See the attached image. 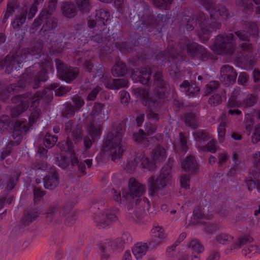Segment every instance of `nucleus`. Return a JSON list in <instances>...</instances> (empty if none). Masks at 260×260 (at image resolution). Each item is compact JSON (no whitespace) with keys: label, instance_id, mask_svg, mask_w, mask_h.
<instances>
[{"label":"nucleus","instance_id":"nucleus-15","mask_svg":"<svg viewBox=\"0 0 260 260\" xmlns=\"http://www.w3.org/2000/svg\"><path fill=\"white\" fill-rule=\"evenodd\" d=\"M57 0H49L48 3V10H42L39 16L34 21L31 29L36 30L43 22L49 19L53 11L55 10Z\"/></svg>","mask_w":260,"mask_h":260},{"label":"nucleus","instance_id":"nucleus-30","mask_svg":"<svg viewBox=\"0 0 260 260\" xmlns=\"http://www.w3.org/2000/svg\"><path fill=\"white\" fill-rule=\"evenodd\" d=\"M27 14V10L22 9L20 13L16 16L12 25L14 29L18 30L25 22Z\"/></svg>","mask_w":260,"mask_h":260},{"label":"nucleus","instance_id":"nucleus-46","mask_svg":"<svg viewBox=\"0 0 260 260\" xmlns=\"http://www.w3.org/2000/svg\"><path fill=\"white\" fill-rule=\"evenodd\" d=\"M176 53V51L175 48L173 47H171V45L168 47L167 50L165 51V54L162 53L158 54L156 58L158 60H161L164 61V59H166L167 58V56L169 57H174Z\"/></svg>","mask_w":260,"mask_h":260},{"label":"nucleus","instance_id":"nucleus-23","mask_svg":"<svg viewBox=\"0 0 260 260\" xmlns=\"http://www.w3.org/2000/svg\"><path fill=\"white\" fill-rule=\"evenodd\" d=\"M103 104L95 103L90 114L93 122L100 124L108 119L107 114H105L103 111Z\"/></svg>","mask_w":260,"mask_h":260},{"label":"nucleus","instance_id":"nucleus-1","mask_svg":"<svg viewBox=\"0 0 260 260\" xmlns=\"http://www.w3.org/2000/svg\"><path fill=\"white\" fill-rule=\"evenodd\" d=\"M48 78L47 72L44 68L36 72L34 66L30 67L22 74L16 84L9 85L6 88V90L10 95L13 94L20 91L30 83L32 84L34 89H37L40 86L41 82H45Z\"/></svg>","mask_w":260,"mask_h":260},{"label":"nucleus","instance_id":"nucleus-25","mask_svg":"<svg viewBox=\"0 0 260 260\" xmlns=\"http://www.w3.org/2000/svg\"><path fill=\"white\" fill-rule=\"evenodd\" d=\"M109 17L110 13L104 9H100L96 11L95 19L98 21V29L100 30L102 29V27L105 25V22L108 20Z\"/></svg>","mask_w":260,"mask_h":260},{"label":"nucleus","instance_id":"nucleus-51","mask_svg":"<svg viewBox=\"0 0 260 260\" xmlns=\"http://www.w3.org/2000/svg\"><path fill=\"white\" fill-rule=\"evenodd\" d=\"M61 115L65 118H70L75 114V109L74 107L71 104H66L64 105Z\"/></svg>","mask_w":260,"mask_h":260},{"label":"nucleus","instance_id":"nucleus-58","mask_svg":"<svg viewBox=\"0 0 260 260\" xmlns=\"http://www.w3.org/2000/svg\"><path fill=\"white\" fill-rule=\"evenodd\" d=\"M219 86V83L217 81H211L207 84L204 88L206 95H207L211 92L214 91Z\"/></svg>","mask_w":260,"mask_h":260},{"label":"nucleus","instance_id":"nucleus-56","mask_svg":"<svg viewBox=\"0 0 260 260\" xmlns=\"http://www.w3.org/2000/svg\"><path fill=\"white\" fill-rule=\"evenodd\" d=\"M233 237L228 234L222 233L217 235L216 237L215 240L220 244H225L228 242H231L233 240Z\"/></svg>","mask_w":260,"mask_h":260},{"label":"nucleus","instance_id":"nucleus-29","mask_svg":"<svg viewBox=\"0 0 260 260\" xmlns=\"http://www.w3.org/2000/svg\"><path fill=\"white\" fill-rule=\"evenodd\" d=\"M258 33L257 26L255 24L252 25V29L251 32L249 30H240L235 32V35L242 41H249V38L251 35H256Z\"/></svg>","mask_w":260,"mask_h":260},{"label":"nucleus","instance_id":"nucleus-8","mask_svg":"<svg viewBox=\"0 0 260 260\" xmlns=\"http://www.w3.org/2000/svg\"><path fill=\"white\" fill-rule=\"evenodd\" d=\"M71 209V205H66L62 207L51 205L47 208L45 213L46 221L49 223H58L60 219L59 218H57V215L58 214L59 217L66 216Z\"/></svg>","mask_w":260,"mask_h":260},{"label":"nucleus","instance_id":"nucleus-33","mask_svg":"<svg viewBox=\"0 0 260 260\" xmlns=\"http://www.w3.org/2000/svg\"><path fill=\"white\" fill-rule=\"evenodd\" d=\"M184 121L186 125L193 129H196L199 127V118L194 113L186 114L184 116Z\"/></svg>","mask_w":260,"mask_h":260},{"label":"nucleus","instance_id":"nucleus-38","mask_svg":"<svg viewBox=\"0 0 260 260\" xmlns=\"http://www.w3.org/2000/svg\"><path fill=\"white\" fill-rule=\"evenodd\" d=\"M195 141L198 144H202L210 139V135L205 130L199 129L193 133Z\"/></svg>","mask_w":260,"mask_h":260},{"label":"nucleus","instance_id":"nucleus-10","mask_svg":"<svg viewBox=\"0 0 260 260\" xmlns=\"http://www.w3.org/2000/svg\"><path fill=\"white\" fill-rule=\"evenodd\" d=\"M58 76L60 79L70 83L76 78L79 71L77 68L68 67L63 63L60 59L55 60Z\"/></svg>","mask_w":260,"mask_h":260},{"label":"nucleus","instance_id":"nucleus-4","mask_svg":"<svg viewBox=\"0 0 260 260\" xmlns=\"http://www.w3.org/2000/svg\"><path fill=\"white\" fill-rule=\"evenodd\" d=\"M171 173V166L168 165L164 167L160 174L155 179L153 176L148 179V192L150 196H157L160 191L165 189L172 177Z\"/></svg>","mask_w":260,"mask_h":260},{"label":"nucleus","instance_id":"nucleus-19","mask_svg":"<svg viewBox=\"0 0 260 260\" xmlns=\"http://www.w3.org/2000/svg\"><path fill=\"white\" fill-rule=\"evenodd\" d=\"M64 127L66 134H71V136L73 138L75 143H77L81 140V127L79 125L74 124L73 121L70 120L65 123Z\"/></svg>","mask_w":260,"mask_h":260},{"label":"nucleus","instance_id":"nucleus-43","mask_svg":"<svg viewBox=\"0 0 260 260\" xmlns=\"http://www.w3.org/2000/svg\"><path fill=\"white\" fill-rule=\"evenodd\" d=\"M252 1L256 5L260 4V0H252ZM237 3L246 12H251L252 10V0H237Z\"/></svg>","mask_w":260,"mask_h":260},{"label":"nucleus","instance_id":"nucleus-32","mask_svg":"<svg viewBox=\"0 0 260 260\" xmlns=\"http://www.w3.org/2000/svg\"><path fill=\"white\" fill-rule=\"evenodd\" d=\"M152 157L155 162L164 161L166 158V150L159 146L156 147L152 152Z\"/></svg>","mask_w":260,"mask_h":260},{"label":"nucleus","instance_id":"nucleus-3","mask_svg":"<svg viewBox=\"0 0 260 260\" xmlns=\"http://www.w3.org/2000/svg\"><path fill=\"white\" fill-rule=\"evenodd\" d=\"M199 2L207 10L210 11V18L208 28L210 34L212 31H215L220 28L221 24L219 22V17L226 19L229 15L228 10L223 6H214L213 0H198Z\"/></svg>","mask_w":260,"mask_h":260},{"label":"nucleus","instance_id":"nucleus-14","mask_svg":"<svg viewBox=\"0 0 260 260\" xmlns=\"http://www.w3.org/2000/svg\"><path fill=\"white\" fill-rule=\"evenodd\" d=\"M40 208L35 206L26 209L20 221L21 225L18 226V229L21 232H23L24 227L28 225L40 216Z\"/></svg>","mask_w":260,"mask_h":260},{"label":"nucleus","instance_id":"nucleus-5","mask_svg":"<svg viewBox=\"0 0 260 260\" xmlns=\"http://www.w3.org/2000/svg\"><path fill=\"white\" fill-rule=\"evenodd\" d=\"M26 49L17 50L8 54L4 59L0 60V68L6 67V72L11 73L14 70H19L20 63L26 58Z\"/></svg>","mask_w":260,"mask_h":260},{"label":"nucleus","instance_id":"nucleus-28","mask_svg":"<svg viewBox=\"0 0 260 260\" xmlns=\"http://www.w3.org/2000/svg\"><path fill=\"white\" fill-rule=\"evenodd\" d=\"M63 15L69 18L74 17L77 14V9L75 5L71 3H63L61 7Z\"/></svg>","mask_w":260,"mask_h":260},{"label":"nucleus","instance_id":"nucleus-16","mask_svg":"<svg viewBox=\"0 0 260 260\" xmlns=\"http://www.w3.org/2000/svg\"><path fill=\"white\" fill-rule=\"evenodd\" d=\"M45 90L42 92L37 91L34 95L31 93H27L23 95H17L13 97L11 99L12 102L15 104H17L18 102H20V104H22L23 101L26 100V103L29 104L31 102V107H37L40 103L39 100V97H42L44 95Z\"/></svg>","mask_w":260,"mask_h":260},{"label":"nucleus","instance_id":"nucleus-64","mask_svg":"<svg viewBox=\"0 0 260 260\" xmlns=\"http://www.w3.org/2000/svg\"><path fill=\"white\" fill-rule=\"evenodd\" d=\"M260 141V127L256 125L251 137V141L253 144H256Z\"/></svg>","mask_w":260,"mask_h":260},{"label":"nucleus","instance_id":"nucleus-50","mask_svg":"<svg viewBox=\"0 0 260 260\" xmlns=\"http://www.w3.org/2000/svg\"><path fill=\"white\" fill-rule=\"evenodd\" d=\"M62 217H65L64 223L68 226H71L73 225L75 221L77 219V214L75 211H72V209L71 211L66 215V216H61Z\"/></svg>","mask_w":260,"mask_h":260},{"label":"nucleus","instance_id":"nucleus-21","mask_svg":"<svg viewBox=\"0 0 260 260\" xmlns=\"http://www.w3.org/2000/svg\"><path fill=\"white\" fill-rule=\"evenodd\" d=\"M186 48L188 53L192 56H199L203 60H206L208 57L209 54L206 50L196 43L188 44Z\"/></svg>","mask_w":260,"mask_h":260},{"label":"nucleus","instance_id":"nucleus-42","mask_svg":"<svg viewBox=\"0 0 260 260\" xmlns=\"http://www.w3.org/2000/svg\"><path fill=\"white\" fill-rule=\"evenodd\" d=\"M147 250V246L146 244L138 243L133 247L132 252L136 258L138 259L144 255Z\"/></svg>","mask_w":260,"mask_h":260},{"label":"nucleus","instance_id":"nucleus-17","mask_svg":"<svg viewBox=\"0 0 260 260\" xmlns=\"http://www.w3.org/2000/svg\"><path fill=\"white\" fill-rule=\"evenodd\" d=\"M98 209L94 214V220L99 225L104 227L106 225H109L112 222L117 220V216L110 211H106L104 212L99 208Z\"/></svg>","mask_w":260,"mask_h":260},{"label":"nucleus","instance_id":"nucleus-60","mask_svg":"<svg viewBox=\"0 0 260 260\" xmlns=\"http://www.w3.org/2000/svg\"><path fill=\"white\" fill-rule=\"evenodd\" d=\"M222 101V98L221 95L219 94L216 93L213 94L212 96H211L209 100L208 103L213 106H216L219 105Z\"/></svg>","mask_w":260,"mask_h":260},{"label":"nucleus","instance_id":"nucleus-24","mask_svg":"<svg viewBox=\"0 0 260 260\" xmlns=\"http://www.w3.org/2000/svg\"><path fill=\"white\" fill-rule=\"evenodd\" d=\"M152 232L154 234L153 238L149 242V245L152 247L157 245L161 242V240L166 237V234L164 230L161 226H155L152 229Z\"/></svg>","mask_w":260,"mask_h":260},{"label":"nucleus","instance_id":"nucleus-45","mask_svg":"<svg viewBox=\"0 0 260 260\" xmlns=\"http://www.w3.org/2000/svg\"><path fill=\"white\" fill-rule=\"evenodd\" d=\"M78 8L83 13H88L91 8L90 0H76Z\"/></svg>","mask_w":260,"mask_h":260},{"label":"nucleus","instance_id":"nucleus-31","mask_svg":"<svg viewBox=\"0 0 260 260\" xmlns=\"http://www.w3.org/2000/svg\"><path fill=\"white\" fill-rule=\"evenodd\" d=\"M253 241V238L249 236H244L240 237L231 245L230 249L226 250V251H229L227 253L231 252L233 249L240 248L245 245L251 243Z\"/></svg>","mask_w":260,"mask_h":260},{"label":"nucleus","instance_id":"nucleus-34","mask_svg":"<svg viewBox=\"0 0 260 260\" xmlns=\"http://www.w3.org/2000/svg\"><path fill=\"white\" fill-rule=\"evenodd\" d=\"M180 87L181 88H184L186 94L189 96L197 95L200 90L199 88L197 87L195 84H190L187 80L184 81L183 83L180 84Z\"/></svg>","mask_w":260,"mask_h":260},{"label":"nucleus","instance_id":"nucleus-13","mask_svg":"<svg viewBox=\"0 0 260 260\" xmlns=\"http://www.w3.org/2000/svg\"><path fill=\"white\" fill-rule=\"evenodd\" d=\"M196 20L198 24L200 31L198 33L200 39L204 42H207L209 39L210 31L208 28V24H209L208 16L202 12H199L195 14Z\"/></svg>","mask_w":260,"mask_h":260},{"label":"nucleus","instance_id":"nucleus-53","mask_svg":"<svg viewBox=\"0 0 260 260\" xmlns=\"http://www.w3.org/2000/svg\"><path fill=\"white\" fill-rule=\"evenodd\" d=\"M257 98L253 94H249L243 101L241 103V106L244 108H248L253 106L256 102Z\"/></svg>","mask_w":260,"mask_h":260},{"label":"nucleus","instance_id":"nucleus-47","mask_svg":"<svg viewBox=\"0 0 260 260\" xmlns=\"http://www.w3.org/2000/svg\"><path fill=\"white\" fill-rule=\"evenodd\" d=\"M13 128L25 134L28 130L27 121L26 120H16L14 123Z\"/></svg>","mask_w":260,"mask_h":260},{"label":"nucleus","instance_id":"nucleus-54","mask_svg":"<svg viewBox=\"0 0 260 260\" xmlns=\"http://www.w3.org/2000/svg\"><path fill=\"white\" fill-rule=\"evenodd\" d=\"M23 134V133L20 132L18 130L13 128L12 136L14 141H11L10 144L12 145H19L22 140Z\"/></svg>","mask_w":260,"mask_h":260},{"label":"nucleus","instance_id":"nucleus-61","mask_svg":"<svg viewBox=\"0 0 260 260\" xmlns=\"http://www.w3.org/2000/svg\"><path fill=\"white\" fill-rule=\"evenodd\" d=\"M72 100L74 104V106H73L74 107L75 109L77 111L80 109L84 104V102L83 99L78 95L74 96Z\"/></svg>","mask_w":260,"mask_h":260},{"label":"nucleus","instance_id":"nucleus-12","mask_svg":"<svg viewBox=\"0 0 260 260\" xmlns=\"http://www.w3.org/2000/svg\"><path fill=\"white\" fill-rule=\"evenodd\" d=\"M154 91L160 99H164L168 96L167 91L168 83L160 70L156 71L153 76Z\"/></svg>","mask_w":260,"mask_h":260},{"label":"nucleus","instance_id":"nucleus-41","mask_svg":"<svg viewBox=\"0 0 260 260\" xmlns=\"http://www.w3.org/2000/svg\"><path fill=\"white\" fill-rule=\"evenodd\" d=\"M256 178L247 180L246 183L249 191H252L253 189L256 188L258 191L260 192V173H255Z\"/></svg>","mask_w":260,"mask_h":260},{"label":"nucleus","instance_id":"nucleus-2","mask_svg":"<svg viewBox=\"0 0 260 260\" xmlns=\"http://www.w3.org/2000/svg\"><path fill=\"white\" fill-rule=\"evenodd\" d=\"M123 131V127H119L115 133H109L103 145V150L110 151L111 159L115 162L122 157L126 149V145L122 139Z\"/></svg>","mask_w":260,"mask_h":260},{"label":"nucleus","instance_id":"nucleus-40","mask_svg":"<svg viewBox=\"0 0 260 260\" xmlns=\"http://www.w3.org/2000/svg\"><path fill=\"white\" fill-rule=\"evenodd\" d=\"M127 69L124 64L121 61H118L112 69V74L115 77H119L124 76L126 73Z\"/></svg>","mask_w":260,"mask_h":260},{"label":"nucleus","instance_id":"nucleus-39","mask_svg":"<svg viewBox=\"0 0 260 260\" xmlns=\"http://www.w3.org/2000/svg\"><path fill=\"white\" fill-rule=\"evenodd\" d=\"M48 19L45 21V24L43 25L40 30V32L44 34V35H45L48 31L55 29L57 26V19L56 18L52 17L49 20Z\"/></svg>","mask_w":260,"mask_h":260},{"label":"nucleus","instance_id":"nucleus-49","mask_svg":"<svg viewBox=\"0 0 260 260\" xmlns=\"http://www.w3.org/2000/svg\"><path fill=\"white\" fill-rule=\"evenodd\" d=\"M173 0H153L154 6L159 9L167 10L169 9Z\"/></svg>","mask_w":260,"mask_h":260},{"label":"nucleus","instance_id":"nucleus-18","mask_svg":"<svg viewBox=\"0 0 260 260\" xmlns=\"http://www.w3.org/2000/svg\"><path fill=\"white\" fill-rule=\"evenodd\" d=\"M237 76V74L232 67L226 64L221 68L220 79L225 85L229 86L234 84Z\"/></svg>","mask_w":260,"mask_h":260},{"label":"nucleus","instance_id":"nucleus-48","mask_svg":"<svg viewBox=\"0 0 260 260\" xmlns=\"http://www.w3.org/2000/svg\"><path fill=\"white\" fill-rule=\"evenodd\" d=\"M187 246L197 253L202 252L204 250L203 246L197 239L192 240L188 243Z\"/></svg>","mask_w":260,"mask_h":260},{"label":"nucleus","instance_id":"nucleus-11","mask_svg":"<svg viewBox=\"0 0 260 260\" xmlns=\"http://www.w3.org/2000/svg\"><path fill=\"white\" fill-rule=\"evenodd\" d=\"M123 243V241L120 238L114 240L107 239L101 242L99 246L102 258L108 259L112 253L121 248Z\"/></svg>","mask_w":260,"mask_h":260},{"label":"nucleus","instance_id":"nucleus-44","mask_svg":"<svg viewBox=\"0 0 260 260\" xmlns=\"http://www.w3.org/2000/svg\"><path fill=\"white\" fill-rule=\"evenodd\" d=\"M27 50V55L31 54L32 55L41 54L43 52V43L38 40L35 41L30 48L25 49Z\"/></svg>","mask_w":260,"mask_h":260},{"label":"nucleus","instance_id":"nucleus-20","mask_svg":"<svg viewBox=\"0 0 260 260\" xmlns=\"http://www.w3.org/2000/svg\"><path fill=\"white\" fill-rule=\"evenodd\" d=\"M44 186L46 189L53 190L59 184L58 174L53 168H50L48 174L43 178Z\"/></svg>","mask_w":260,"mask_h":260},{"label":"nucleus","instance_id":"nucleus-57","mask_svg":"<svg viewBox=\"0 0 260 260\" xmlns=\"http://www.w3.org/2000/svg\"><path fill=\"white\" fill-rule=\"evenodd\" d=\"M204 151H209L211 153H215L218 148L216 146L215 141L213 140L210 141L205 146L201 148Z\"/></svg>","mask_w":260,"mask_h":260},{"label":"nucleus","instance_id":"nucleus-26","mask_svg":"<svg viewBox=\"0 0 260 260\" xmlns=\"http://www.w3.org/2000/svg\"><path fill=\"white\" fill-rule=\"evenodd\" d=\"M104 84L107 88L111 89H118L126 87L128 85V81L125 79H113L105 81Z\"/></svg>","mask_w":260,"mask_h":260},{"label":"nucleus","instance_id":"nucleus-7","mask_svg":"<svg viewBox=\"0 0 260 260\" xmlns=\"http://www.w3.org/2000/svg\"><path fill=\"white\" fill-rule=\"evenodd\" d=\"M58 146L59 148L61 150V151H68L71 153V165L73 166H76L77 167L78 172L79 173L78 176H80L85 174L86 167L85 164L87 165L88 168H90L92 165V160L86 159L84 160V162L79 161L77 158L76 154L73 150V144L69 137L67 138L66 141H63L59 143L58 144Z\"/></svg>","mask_w":260,"mask_h":260},{"label":"nucleus","instance_id":"nucleus-35","mask_svg":"<svg viewBox=\"0 0 260 260\" xmlns=\"http://www.w3.org/2000/svg\"><path fill=\"white\" fill-rule=\"evenodd\" d=\"M196 19L195 14L191 16H184L181 20L182 24L184 25L186 30L191 31L194 29V27L197 25Z\"/></svg>","mask_w":260,"mask_h":260},{"label":"nucleus","instance_id":"nucleus-52","mask_svg":"<svg viewBox=\"0 0 260 260\" xmlns=\"http://www.w3.org/2000/svg\"><path fill=\"white\" fill-rule=\"evenodd\" d=\"M57 141V137L56 136H52L47 133L43 140L44 145L46 148H51Z\"/></svg>","mask_w":260,"mask_h":260},{"label":"nucleus","instance_id":"nucleus-6","mask_svg":"<svg viewBox=\"0 0 260 260\" xmlns=\"http://www.w3.org/2000/svg\"><path fill=\"white\" fill-rule=\"evenodd\" d=\"M235 47V41L233 34L218 35L213 43V49L217 53L233 54Z\"/></svg>","mask_w":260,"mask_h":260},{"label":"nucleus","instance_id":"nucleus-27","mask_svg":"<svg viewBox=\"0 0 260 260\" xmlns=\"http://www.w3.org/2000/svg\"><path fill=\"white\" fill-rule=\"evenodd\" d=\"M209 207L210 205L208 203H207L204 207H197L193 211L194 217L204 219H209L211 216Z\"/></svg>","mask_w":260,"mask_h":260},{"label":"nucleus","instance_id":"nucleus-63","mask_svg":"<svg viewBox=\"0 0 260 260\" xmlns=\"http://www.w3.org/2000/svg\"><path fill=\"white\" fill-rule=\"evenodd\" d=\"M226 125L224 121L220 122L218 127V139L220 142H222L224 139Z\"/></svg>","mask_w":260,"mask_h":260},{"label":"nucleus","instance_id":"nucleus-9","mask_svg":"<svg viewBox=\"0 0 260 260\" xmlns=\"http://www.w3.org/2000/svg\"><path fill=\"white\" fill-rule=\"evenodd\" d=\"M129 191L126 189L122 190L123 202H132L134 198L141 197L145 191V186L135 179L131 178L128 182Z\"/></svg>","mask_w":260,"mask_h":260},{"label":"nucleus","instance_id":"nucleus-37","mask_svg":"<svg viewBox=\"0 0 260 260\" xmlns=\"http://www.w3.org/2000/svg\"><path fill=\"white\" fill-rule=\"evenodd\" d=\"M23 102L22 104H19L11 109L10 115L12 118L18 117L27 110L28 107V104L26 103V100L23 101Z\"/></svg>","mask_w":260,"mask_h":260},{"label":"nucleus","instance_id":"nucleus-22","mask_svg":"<svg viewBox=\"0 0 260 260\" xmlns=\"http://www.w3.org/2000/svg\"><path fill=\"white\" fill-rule=\"evenodd\" d=\"M151 71L149 68H143L137 70L132 74V78L135 82H140L143 85L147 84L150 79Z\"/></svg>","mask_w":260,"mask_h":260},{"label":"nucleus","instance_id":"nucleus-59","mask_svg":"<svg viewBox=\"0 0 260 260\" xmlns=\"http://www.w3.org/2000/svg\"><path fill=\"white\" fill-rule=\"evenodd\" d=\"M134 93L137 97L147 99L149 97L148 92L147 90L138 87L133 90Z\"/></svg>","mask_w":260,"mask_h":260},{"label":"nucleus","instance_id":"nucleus-55","mask_svg":"<svg viewBox=\"0 0 260 260\" xmlns=\"http://www.w3.org/2000/svg\"><path fill=\"white\" fill-rule=\"evenodd\" d=\"M94 123H91L88 128V134L93 140L100 136L101 134L100 127L99 126H95Z\"/></svg>","mask_w":260,"mask_h":260},{"label":"nucleus","instance_id":"nucleus-36","mask_svg":"<svg viewBox=\"0 0 260 260\" xmlns=\"http://www.w3.org/2000/svg\"><path fill=\"white\" fill-rule=\"evenodd\" d=\"M181 166L182 169L186 172L194 171L197 169V163L193 157L188 156L182 162Z\"/></svg>","mask_w":260,"mask_h":260},{"label":"nucleus","instance_id":"nucleus-62","mask_svg":"<svg viewBox=\"0 0 260 260\" xmlns=\"http://www.w3.org/2000/svg\"><path fill=\"white\" fill-rule=\"evenodd\" d=\"M187 140L186 138L182 133H179V140L178 142V146L179 149L183 151H186L187 146L186 145Z\"/></svg>","mask_w":260,"mask_h":260}]
</instances>
